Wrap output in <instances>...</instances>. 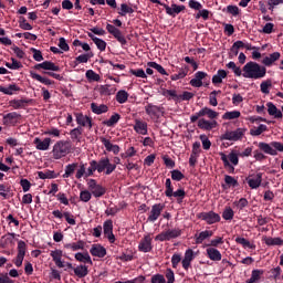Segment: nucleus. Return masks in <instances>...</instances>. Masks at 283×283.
Wrapping results in <instances>:
<instances>
[{"mask_svg": "<svg viewBox=\"0 0 283 283\" xmlns=\"http://www.w3.org/2000/svg\"><path fill=\"white\" fill-rule=\"evenodd\" d=\"M71 151L72 144L70 142L60 140L53 146L52 154L55 160H61V158H65Z\"/></svg>", "mask_w": 283, "mask_h": 283, "instance_id": "nucleus-2", "label": "nucleus"}, {"mask_svg": "<svg viewBox=\"0 0 283 283\" xmlns=\"http://www.w3.org/2000/svg\"><path fill=\"white\" fill-rule=\"evenodd\" d=\"M11 63L7 62L6 66L9 67V70H19L21 67H23V65L21 64V62L14 60V57L11 59Z\"/></svg>", "mask_w": 283, "mask_h": 283, "instance_id": "nucleus-46", "label": "nucleus"}, {"mask_svg": "<svg viewBox=\"0 0 283 283\" xmlns=\"http://www.w3.org/2000/svg\"><path fill=\"white\" fill-rule=\"evenodd\" d=\"M19 86H17L15 84H10L9 87H3L0 86V92H2V94H7L8 96H12V94L14 92H19Z\"/></svg>", "mask_w": 283, "mask_h": 283, "instance_id": "nucleus-31", "label": "nucleus"}, {"mask_svg": "<svg viewBox=\"0 0 283 283\" xmlns=\"http://www.w3.org/2000/svg\"><path fill=\"white\" fill-rule=\"evenodd\" d=\"M109 165V158H102L98 163L96 161V169L98 174H103V170Z\"/></svg>", "mask_w": 283, "mask_h": 283, "instance_id": "nucleus-35", "label": "nucleus"}, {"mask_svg": "<svg viewBox=\"0 0 283 283\" xmlns=\"http://www.w3.org/2000/svg\"><path fill=\"white\" fill-rule=\"evenodd\" d=\"M233 216H234V212H233V209H231V207H228L223 210V213H222L223 220H233Z\"/></svg>", "mask_w": 283, "mask_h": 283, "instance_id": "nucleus-48", "label": "nucleus"}, {"mask_svg": "<svg viewBox=\"0 0 283 283\" xmlns=\"http://www.w3.org/2000/svg\"><path fill=\"white\" fill-rule=\"evenodd\" d=\"M31 102L32 99H13L10 103L13 109H24Z\"/></svg>", "mask_w": 283, "mask_h": 283, "instance_id": "nucleus-20", "label": "nucleus"}, {"mask_svg": "<svg viewBox=\"0 0 283 283\" xmlns=\"http://www.w3.org/2000/svg\"><path fill=\"white\" fill-rule=\"evenodd\" d=\"M201 220H205L207 224H216V222H220V214L209 211V212H202L200 214Z\"/></svg>", "mask_w": 283, "mask_h": 283, "instance_id": "nucleus-7", "label": "nucleus"}, {"mask_svg": "<svg viewBox=\"0 0 283 283\" xmlns=\"http://www.w3.org/2000/svg\"><path fill=\"white\" fill-rule=\"evenodd\" d=\"M64 249H71V251H83V249H85V242L80 240L76 243H67L64 245Z\"/></svg>", "mask_w": 283, "mask_h": 283, "instance_id": "nucleus-25", "label": "nucleus"}, {"mask_svg": "<svg viewBox=\"0 0 283 283\" xmlns=\"http://www.w3.org/2000/svg\"><path fill=\"white\" fill-rule=\"evenodd\" d=\"M151 283H167L163 274H156L151 277Z\"/></svg>", "mask_w": 283, "mask_h": 283, "instance_id": "nucleus-61", "label": "nucleus"}, {"mask_svg": "<svg viewBox=\"0 0 283 283\" xmlns=\"http://www.w3.org/2000/svg\"><path fill=\"white\" fill-rule=\"evenodd\" d=\"M42 64H43V70H49L51 72H59V70H61V67H59L56 64L50 61H44L42 62Z\"/></svg>", "mask_w": 283, "mask_h": 283, "instance_id": "nucleus-40", "label": "nucleus"}, {"mask_svg": "<svg viewBox=\"0 0 283 283\" xmlns=\"http://www.w3.org/2000/svg\"><path fill=\"white\" fill-rule=\"evenodd\" d=\"M92 56H94V54H92V53L91 54L90 53L82 54L76 57V61H77V63H87V61H90V59H92Z\"/></svg>", "mask_w": 283, "mask_h": 283, "instance_id": "nucleus-58", "label": "nucleus"}, {"mask_svg": "<svg viewBox=\"0 0 283 283\" xmlns=\"http://www.w3.org/2000/svg\"><path fill=\"white\" fill-rule=\"evenodd\" d=\"M245 133V128H237L232 132L227 130L223 135H221L220 140H242V137L244 136Z\"/></svg>", "mask_w": 283, "mask_h": 283, "instance_id": "nucleus-4", "label": "nucleus"}, {"mask_svg": "<svg viewBox=\"0 0 283 283\" xmlns=\"http://www.w3.org/2000/svg\"><path fill=\"white\" fill-rule=\"evenodd\" d=\"M134 129L135 132H137V134H142V136H147V123L136 119Z\"/></svg>", "mask_w": 283, "mask_h": 283, "instance_id": "nucleus-19", "label": "nucleus"}, {"mask_svg": "<svg viewBox=\"0 0 283 283\" xmlns=\"http://www.w3.org/2000/svg\"><path fill=\"white\" fill-rule=\"evenodd\" d=\"M39 178H41V180H46V179H51L54 178V171H39L38 172Z\"/></svg>", "mask_w": 283, "mask_h": 283, "instance_id": "nucleus-57", "label": "nucleus"}, {"mask_svg": "<svg viewBox=\"0 0 283 283\" xmlns=\"http://www.w3.org/2000/svg\"><path fill=\"white\" fill-rule=\"evenodd\" d=\"M20 28L22 30H32V25L25 21V18L20 19Z\"/></svg>", "mask_w": 283, "mask_h": 283, "instance_id": "nucleus-63", "label": "nucleus"}, {"mask_svg": "<svg viewBox=\"0 0 283 283\" xmlns=\"http://www.w3.org/2000/svg\"><path fill=\"white\" fill-rule=\"evenodd\" d=\"M167 235H168V240H174V238H178L180 237V229H172V230H168L166 231Z\"/></svg>", "mask_w": 283, "mask_h": 283, "instance_id": "nucleus-52", "label": "nucleus"}, {"mask_svg": "<svg viewBox=\"0 0 283 283\" xmlns=\"http://www.w3.org/2000/svg\"><path fill=\"white\" fill-rule=\"evenodd\" d=\"M146 114H148V116H158V114H160V107L156 106V105H151L148 104L146 107Z\"/></svg>", "mask_w": 283, "mask_h": 283, "instance_id": "nucleus-32", "label": "nucleus"}, {"mask_svg": "<svg viewBox=\"0 0 283 283\" xmlns=\"http://www.w3.org/2000/svg\"><path fill=\"white\" fill-rule=\"evenodd\" d=\"M265 244H268V247H282L283 240L280 238H266Z\"/></svg>", "mask_w": 283, "mask_h": 283, "instance_id": "nucleus-36", "label": "nucleus"}, {"mask_svg": "<svg viewBox=\"0 0 283 283\" xmlns=\"http://www.w3.org/2000/svg\"><path fill=\"white\" fill-rule=\"evenodd\" d=\"M280 52H274L272 54H270V56H265L262 60L263 65H265L266 67H271V65L275 62V61H280Z\"/></svg>", "mask_w": 283, "mask_h": 283, "instance_id": "nucleus-18", "label": "nucleus"}, {"mask_svg": "<svg viewBox=\"0 0 283 283\" xmlns=\"http://www.w3.org/2000/svg\"><path fill=\"white\" fill-rule=\"evenodd\" d=\"M200 140L202 143L203 149H211V140H209V137H207V135H200Z\"/></svg>", "mask_w": 283, "mask_h": 283, "instance_id": "nucleus-51", "label": "nucleus"}, {"mask_svg": "<svg viewBox=\"0 0 283 283\" xmlns=\"http://www.w3.org/2000/svg\"><path fill=\"white\" fill-rule=\"evenodd\" d=\"M99 140H101V143H103V145L107 151H113V154H118L120 151V147L118 145L112 144V142H109V139H107L105 137H101Z\"/></svg>", "mask_w": 283, "mask_h": 283, "instance_id": "nucleus-13", "label": "nucleus"}, {"mask_svg": "<svg viewBox=\"0 0 283 283\" xmlns=\"http://www.w3.org/2000/svg\"><path fill=\"white\" fill-rule=\"evenodd\" d=\"M80 199L82 200V202H90V200H92V192H90L88 190L81 191Z\"/></svg>", "mask_w": 283, "mask_h": 283, "instance_id": "nucleus-50", "label": "nucleus"}, {"mask_svg": "<svg viewBox=\"0 0 283 283\" xmlns=\"http://www.w3.org/2000/svg\"><path fill=\"white\" fill-rule=\"evenodd\" d=\"M211 235H213V232L206 230L202 231L198 234L195 235L196 238V244H202V242H205V240H207V238H211Z\"/></svg>", "mask_w": 283, "mask_h": 283, "instance_id": "nucleus-26", "label": "nucleus"}, {"mask_svg": "<svg viewBox=\"0 0 283 283\" xmlns=\"http://www.w3.org/2000/svg\"><path fill=\"white\" fill-rule=\"evenodd\" d=\"M31 52H33V59H34V61H38V62L43 61V53H41V51H39V50L32 48V49H31Z\"/></svg>", "mask_w": 283, "mask_h": 283, "instance_id": "nucleus-59", "label": "nucleus"}, {"mask_svg": "<svg viewBox=\"0 0 283 283\" xmlns=\"http://www.w3.org/2000/svg\"><path fill=\"white\" fill-rule=\"evenodd\" d=\"M128 98H129V93H127V91H125V90H120L116 94V101L120 105H123V103H127Z\"/></svg>", "mask_w": 283, "mask_h": 283, "instance_id": "nucleus-30", "label": "nucleus"}, {"mask_svg": "<svg viewBox=\"0 0 283 283\" xmlns=\"http://www.w3.org/2000/svg\"><path fill=\"white\" fill-rule=\"evenodd\" d=\"M87 36H90V39L95 43L97 50H99L101 52H105V50L107 49V42H105V40L96 38V35L91 32L87 33Z\"/></svg>", "mask_w": 283, "mask_h": 283, "instance_id": "nucleus-11", "label": "nucleus"}, {"mask_svg": "<svg viewBox=\"0 0 283 283\" xmlns=\"http://www.w3.org/2000/svg\"><path fill=\"white\" fill-rule=\"evenodd\" d=\"M75 260H77V262H83V264H93L92 258L90 256V253H87V252H85V253L77 252L75 254Z\"/></svg>", "mask_w": 283, "mask_h": 283, "instance_id": "nucleus-23", "label": "nucleus"}, {"mask_svg": "<svg viewBox=\"0 0 283 283\" xmlns=\"http://www.w3.org/2000/svg\"><path fill=\"white\" fill-rule=\"evenodd\" d=\"M247 180L251 189H258L262 185V174L259 172L254 177H249Z\"/></svg>", "mask_w": 283, "mask_h": 283, "instance_id": "nucleus-15", "label": "nucleus"}, {"mask_svg": "<svg viewBox=\"0 0 283 283\" xmlns=\"http://www.w3.org/2000/svg\"><path fill=\"white\" fill-rule=\"evenodd\" d=\"M114 39L120 43V45H127V40L125 39V35H123V32L120 30H117L116 33L113 34Z\"/></svg>", "mask_w": 283, "mask_h": 283, "instance_id": "nucleus-45", "label": "nucleus"}, {"mask_svg": "<svg viewBox=\"0 0 283 283\" xmlns=\"http://www.w3.org/2000/svg\"><path fill=\"white\" fill-rule=\"evenodd\" d=\"M167 198H171L174 196V188H171V179H166V191Z\"/></svg>", "mask_w": 283, "mask_h": 283, "instance_id": "nucleus-55", "label": "nucleus"}, {"mask_svg": "<svg viewBox=\"0 0 283 283\" xmlns=\"http://www.w3.org/2000/svg\"><path fill=\"white\" fill-rule=\"evenodd\" d=\"M51 258H53V262L59 266V269H63L65 264H63V261L61 259L63 258V251L62 250H55L51 252Z\"/></svg>", "mask_w": 283, "mask_h": 283, "instance_id": "nucleus-17", "label": "nucleus"}, {"mask_svg": "<svg viewBox=\"0 0 283 283\" xmlns=\"http://www.w3.org/2000/svg\"><path fill=\"white\" fill-rule=\"evenodd\" d=\"M260 87H261L262 94H270L269 88L273 87V81H271V80L263 81L261 83Z\"/></svg>", "mask_w": 283, "mask_h": 283, "instance_id": "nucleus-38", "label": "nucleus"}, {"mask_svg": "<svg viewBox=\"0 0 283 283\" xmlns=\"http://www.w3.org/2000/svg\"><path fill=\"white\" fill-rule=\"evenodd\" d=\"M207 254L208 256L213 261V262H220L222 260V254L218 249L214 248H208L207 249Z\"/></svg>", "mask_w": 283, "mask_h": 283, "instance_id": "nucleus-21", "label": "nucleus"}, {"mask_svg": "<svg viewBox=\"0 0 283 283\" xmlns=\"http://www.w3.org/2000/svg\"><path fill=\"white\" fill-rule=\"evenodd\" d=\"M76 123H77V125H81L82 127L88 126V129H92V118H90L83 114H76Z\"/></svg>", "mask_w": 283, "mask_h": 283, "instance_id": "nucleus-16", "label": "nucleus"}, {"mask_svg": "<svg viewBox=\"0 0 283 283\" xmlns=\"http://www.w3.org/2000/svg\"><path fill=\"white\" fill-rule=\"evenodd\" d=\"M266 129H268L266 125L261 124L259 127L252 128L250 130V135L251 136H260L261 134H264V132H266Z\"/></svg>", "mask_w": 283, "mask_h": 283, "instance_id": "nucleus-39", "label": "nucleus"}, {"mask_svg": "<svg viewBox=\"0 0 283 283\" xmlns=\"http://www.w3.org/2000/svg\"><path fill=\"white\" fill-rule=\"evenodd\" d=\"M120 17H125V14H134V9L125 3L120 4V12H118Z\"/></svg>", "mask_w": 283, "mask_h": 283, "instance_id": "nucleus-44", "label": "nucleus"}, {"mask_svg": "<svg viewBox=\"0 0 283 283\" xmlns=\"http://www.w3.org/2000/svg\"><path fill=\"white\" fill-rule=\"evenodd\" d=\"M31 78H34L35 81H39V83H43L44 85H53L54 82L48 77H43L40 74H36L34 72H31Z\"/></svg>", "mask_w": 283, "mask_h": 283, "instance_id": "nucleus-28", "label": "nucleus"}, {"mask_svg": "<svg viewBox=\"0 0 283 283\" xmlns=\"http://www.w3.org/2000/svg\"><path fill=\"white\" fill-rule=\"evenodd\" d=\"M71 138L72 140L78 139V136L83 134V127H77L71 130Z\"/></svg>", "mask_w": 283, "mask_h": 283, "instance_id": "nucleus-54", "label": "nucleus"}, {"mask_svg": "<svg viewBox=\"0 0 283 283\" xmlns=\"http://www.w3.org/2000/svg\"><path fill=\"white\" fill-rule=\"evenodd\" d=\"M235 118H240V111H232V112H227L223 116V120H233Z\"/></svg>", "mask_w": 283, "mask_h": 283, "instance_id": "nucleus-37", "label": "nucleus"}, {"mask_svg": "<svg viewBox=\"0 0 283 283\" xmlns=\"http://www.w3.org/2000/svg\"><path fill=\"white\" fill-rule=\"evenodd\" d=\"M148 67H153V70H157V72H159V74H164L167 75V71H165V67H163V65L156 63V62H148L147 63Z\"/></svg>", "mask_w": 283, "mask_h": 283, "instance_id": "nucleus-43", "label": "nucleus"}, {"mask_svg": "<svg viewBox=\"0 0 283 283\" xmlns=\"http://www.w3.org/2000/svg\"><path fill=\"white\" fill-rule=\"evenodd\" d=\"M88 189L91 191V193L95 197V198H101L103 196H105V188H103V186L96 184V180L94 179H90L88 182Z\"/></svg>", "mask_w": 283, "mask_h": 283, "instance_id": "nucleus-5", "label": "nucleus"}, {"mask_svg": "<svg viewBox=\"0 0 283 283\" xmlns=\"http://www.w3.org/2000/svg\"><path fill=\"white\" fill-rule=\"evenodd\" d=\"M163 209L165 206L161 203H156L151 207L150 214L148 216V222H156L158 218H160V213H163Z\"/></svg>", "mask_w": 283, "mask_h": 283, "instance_id": "nucleus-6", "label": "nucleus"}, {"mask_svg": "<svg viewBox=\"0 0 283 283\" xmlns=\"http://www.w3.org/2000/svg\"><path fill=\"white\" fill-rule=\"evenodd\" d=\"M25 251H27L25 241H19L18 242V255H22L23 258H25Z\"/></svg>", "mask_w": 283, "mask_h": 283, "instance_id": "nucleus-53", "label": "nucleus"}, {"mask_svg": "<svg viewBox=\"0 0 283 283\" xmlns=\"http://www.w3.org/2000/svg\"><path fill=\"white\" fill-rule=\"evenodd\" d=\"M266 105L270 116H274V118H282V111L277 109V106H275V104L269 102Z\"/></svg>", "mask_w": 283, "mask_h": 283, "instance_id": "nucleus-22", "label": "nucleus"}, {"mask_svg": "<svg viewBox=\"0 0 283 283\" xmlns=\"http://www.w3.org/2000/svg\"><path fill=\"white\" fill-rule=\"evenodd\" d=\"M189 72V69L185 67L179 71V74H175L171 76V81H180V78H185Z\"/></svg>", "mask_w": 283, "mask_h": 283, "instance_id": "nucleus-47", "label": "nucleus"}, {"mask_svg": "<svg viewBox=\"0 0 283 283\" xmlns=\"http://www.w3.org/2000/svg\"><path fill=\"white\" fill-rule=\"evenodd\" d=\"M193 96H196L193 93L186 91L181 95H179V98L181 101H191V98H193Z\"/></svg>", "mask_w": 283, "mask_h": 283, "instance_id": "nucleus-62", "label": "nucleus"}, {"mask_svg": "<svg viewBox=\"0 0 283 283\" xmlns=\"http://www.w3.org/2000/svg\"><path fill=\"white\" fill-rule=\"evenodd\" d=\"M244 78H264L266 76V67L260 66L256 62H248L243 66V74Z\"/></svg>", "mask_w": 283, "mask_h": 283, "instance_id": "nucleus-1", "label": "nucleus"}, {"mask_svg": "<svg viewBox=\"0 0 283 283\" xmlns=\"http://www.w3.org/2000/svg\"><path fill=\"white\" fill-rule=\"evenodd\" d=\"M50 143H52L50 137H46L43 140H41L39 137L34 139V145L40 151H46V149H50Z\"/></svg>", "mask_w": 283, "mask_h": 283, "instance_id": "nucleus-9", "label": "nucleus"}, {"mask_svg": "<svg viewBox=\"0 0 283 283\" xmlns=\"http://www.w3.org/2000/svg\"><path fill=\"white\" fill-rule=\"evenodd\" d=\"M199 116H208V118H218V112L209 108V107H203L199 111Z\"/></svg>", "mask_w": 283, "mask_h": 283, "instance_id": "nucleus-24", "label": "nucleus"}, {"mask_svg": "<svg viewBox=\"0 0 283 283\" xmlns=\"http://www.w3.org/2000/svg\"><path fill=\"white\" fill-rule=\"evenodd\" d=\"M166 279L168 280L167 283L176 282V276L174 275V271L171 269H167Z\"/></svg>", "mask_w": 283, "mask_h": 283, "instance_id": "nucleus-60", "label": "nucleus"}, {"mask_svg": "<svg viewBox=\"0 0 283 283\" xmlns=\"http://www.w3.org/2000/svg\"><path fill=\"white\" fill-rule=\"evenodd\" d=\"M166 10V14L170 17H176V14H180V12L185 11V6L171 4V7L164 4Z\"/></svg>", "mask_w": 283, "mask_h": 283, "instance_id": "nucleus-10", "label": "nucleus"}, {"mask_svg": "<svg viewBox=\"0 0 283 283\" xmlns=\"http://www.w3.org/2000/svg\"><path fill=\"white\" fill-rule=\"evenodd\" d=\"M118 120H120V114L115 113L108 120L103 122V124L106 125V127H114Z\"/></svg>", "mask_w": 283, "mask_h": 283, "instance_id": "nucleus-34", "label": "nucleus"}, {"mask_svg": "<svg viewBox=\"0 0 283 283\" xmlns=\"http://www.w3.org/2000/svg\"><path fill=\"white\" fill-rule=\"evenodd\" d=\"M171 178L172 180H177V182H180V180L185 178V175L180 170H172Z\"/></svg>", "mask_w": 283, "mask_h": 283, "instance_id": "nucleus-56", "label": "nucleus"}, {"mask_svg": "<svg viewBox=\"0 0 283 283\" xmlns=\"http://www.w3.org/2000/svg\"><path fill=\"white\" fill-rule=\"evenodd\" d=\"M218 122L213 120V122H209L205 118H201L198 120V128L199 129H206V132H211V129H213L214 127H217Z\"/></svg>", "mask_w": 283, "mask_h": 283, "instance_id": "nucleus-12", "label": "nucleus"}, {"mask_svg": "<svg viewBox=\"0 0 283 283\" xmlns=\"http://www.w3.org/2000/svg\"><path fill=\"white\" fill-rule=\"evenodd\" d=\"M0 283H14L8 274H0Z\"/></svg>", "mask_w": 283, "mask_h": 283, "instance_id": "nucleus-64", "label": "nucleus"}, {"mask_svg": "<svg viewBox=\"0 0 283 283\" xmlns=\"http://www.w3.org/2000/svg\"><path fill=\"white\" fill-rule=\"evenodd\" d=\"M139 251H143V253H149L151 251V237L146 235L139 243Z\"/></svg>", "mask_w": 283, "mask_h": 283, "instance_id": "nucleus-14", "label": "nucleus"}, {"mask_svg": "<svg viewBox=\"0 0 283 283\" xmlns=\"http://www.w3.org/2000/svg\"><path fill=\"white\" fill-rule=\"evenodd\" d=\"M74 274L76 277H86L87 273H90V270H87V265H77L75 269H73Z\"/></svg>", "mask_w": 283, "mask_h": 283, "instance_id": "nucleus-27", "label": "nucleus"}, {"mask_svg": "<svg viewBox=\"0 0 283 283\" xmlns=\"http://www.w3.org/2000/svg\"><path fill=\"white\" fill-rule=\"evenodd\" d=\"M91 109L94 114H105L108 111V107L105 104L98 106L96 103H92Z\"/></svg>", "mask_w": 283, "mask_h": 283, "instance_id": "nucleus-29", "label": "nucleus"}, {"mask_svg": "<svg viewBox=\"0 0 283 283\" xmlns=\"http://www.w3.org/2000/svg\"><path fill=\"white\" fill-rule=\"evenodd\" d=\"M86 78H88V81H101V75H98L96 72H94L93 70H88L86 71Z\"/></svg>", "mask_w": 283, "mask_h": 283, "instance_id": "nucleus-49", "label": "nucleus"}, {"mask_svg": "<svg viewBox=\"0 0 283 283\" xmlns=\"http://www.w3.org/2000/svg\"><path fill=\"white\" fill-rule=\"evenodd\" d=\"M90 253L94 258H105L107 255V250L101 244H93L91 247Z\"/></svg>", "mask_w": 283, "mask_h": 283, "instance_id": "nucleus-8", "label": "nucleus"}, {"mask_svg": "<svg viewBox=\"0 0 283 283\" xmlns=\"http://www.w3.org/2000/svg\"><path fill=\"white\" fill-rule=\"evenodd\" d=\"M76 167H78V164H70L65 168V174L63 175V178H70L76 171Z\"/></svg>", "mask_w": 283, "mask_h": 283, "instance_id": "nucleus-41", "label": "nucleus"}, {"mask_svg": "<svg viewBox=\"0 0 283 283\" xmlns=\"http://www.w3.org/2000/svg\"><path fill=\"white\" fill-rule=\"evenodd\" d=\"M259 148L264 154H269L270 156H277V151H283V145L279 142H272L271 144L259 143Z\"/></svg>", "mask_w": 283, "mask_h": 283, "instance_id": "nucleus-3", "label": "nucleus"}, {"mask_svg": "<svg viewBox=\"0 0 283 283\" xmlns=\"http://www.w3.org/2000/svg\"><path fill=\"white\" fill-rule=\"evenodd\" d=\"M103 229H104V235H107L108 233H113L114 232V222L112 220L105 221Z\"/></svg>", "mask_w": 283, "mask_h": 283, "instance_id": "nucleus-42", "label": "nucleus"}, {"mask_svg": "<svg viewBox=\"0 0 283 283\" xmlns=\"http://www.w3.org/2000/svg\"><path fill=\"white\" fill-rule=\"evenodd\" d=\"M222 78H227V71L219 70L218 74L212 76V83L218 85V83H222Z\"/></svg>", "mask_w": 283, "mask_h": 283, "instance_id": "nucleus-33", "label": "nucleus"}]
</instances>
